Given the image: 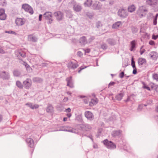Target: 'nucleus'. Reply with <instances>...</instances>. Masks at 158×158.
I'll return each mask as SVG.
<instances>
[{"instance_id":"8","label":"nucleus","mask_w":158,"mask_h":158,"mask_svg":"<svg viewBox=\"0 0 158 158\" xmlns=\"http://www.w3.org/2000/svg\"><path fill=\"white\" fill-rule=\"evenodd\" d=\"M43 16L45 19L48 20V24H50L52 23L53 20L52 19V14L51 12H47L44 14Z\"/></svg>"},{"instance_id":"64","label":"nucleus","mask_w":158,"mask_h":158,"mask_svg":"<svg viewBox=\"0 0 158 158\" xmlns=\"http://www.w3.org/2000/svg\"><path fill=\"white\" fill-rule=\"evenodd\" d=\"M42 15L41 14H40L39 15V21H41L42 20Z\"/></svg>"},{"instance_id":"23","label":"nucleus","mask_w":158,"mask_h":158,"mask_svg":"<svg viewBox=\"0 0 158 158\" xmlns=\"http://www.w3.org/2000/svg\"><path fill=\"white\" fill-rule=\"evenodd\" d=\"M98 102V100L97 98L92 99L89 103V106H92L96 104Z\"/></svg>"},{"instance_id":"36","label":"nucleus","mask_w":158,"mask_h":158,"mask_svg":"<svg viewBox=\"0 0 158 158\" xmlns=\"http://www.w3.org/2000/svg\"><path fill=\"white\" fill-rule=\"evenodd\" d=\"M85 14L90 19H91L94 15V13L93 12H86Z\"/></svg>"},{"instance_id":"45","label":"nucleus","mask_w":158,"mask_h":158,"mask_svg":"<svg viewBox=\"0 0 158 158\" xmlns=\"http://www.w3.org/2000/svg\"><path fill=\"white\" fill-rule=\"evenodd\" d=\"M21 61L22 62H20L24 65L26 68H28L29 67V66L26 62L22 60H21Z\"/></svg>"},{"instance_id":"53","label":"nucleus","mask_w":158,"mask_h":158,"mask_svg":"<svg viewBox=\"0 0 158 158\" xmlns=\"http://www.w3.org/2000/svg\"><path fill=\"white\" fill-rule=\"evenodd\" d=\"M151 87L152 89H153V88H154V89H155V91H156V92H158V86H152Z\"/></svg>"},{"instance_id":"3","label":"nucleus","mask_w":158,"mask_h":158,"mask_svg":"<svg viewBox=\"0 0 158 158\" xmlns=\"http://www.w3.org/2000/svg\"><path fill=\"white\" fill-rule=\"evenodd\" d=\"M77 128L80 130L87 131L91 129V127L89 124L83 123L77 125Z\"/></svg>"},{"instance_id":"31","label":"nucleus","mask_w":158,"mask_h":158,"mask_svg":"<svg viewBox=\"0 0 158 158\" xmlns=\"http://www.w3.org/2000/svg\"><path fill=\"white\" fill-rule=\"evenodd\" d=\"M53 110V107L52 105L49 104L47 107L46 111L48 113H51L52 112Z\"/></svg>"},{"instance_id":"40","label":"nucleus","mask_w":158,"mask_h":158,"mask_svg":"<svg viewBox=\"0 0 158 158\" xmlns=\"http://www.w3.org/2000/svg\"><path fill=\"white\" fill-rule=\"evenodd\" d=\"M87 67H88V66H81L78 69V73H80L81 70L87 68Z\"/></svg>"},{"instance_id":"56","label":"nucleus","mask_w":158,"mask_h":158,"mask_svg":"<svg viewBox=\"0 0 158 158\" xmlns=\"http://www.w3.org/2000/svg\"><path fill=\"white\" fill-rule=\"evenodd\" d=\"M71 110L70 108H68L67 109H66L64 112L66 113H70L71 112Z\"/></svg>"},{"instance_id":"6","label":"nucleus","mask_w":158,"mask_h":158,"mask_svg":"<svg viewBox=\"0 0 158 158\" xmlns=\"http://www.w3.org/2000/svg\"><path fill=\"white\" fill-rule=\"evenodd\" d=\"M22 8L25 11L28 12L31 15L33 14L34 11L32 8L31 6L27 4H24L22 5Z\"/></svg>"},{"instance_id":"1","label":"nucleus","mask_w":158,"mask_h":158,"mask_svg":"<svg viewBox=\"0 0 158 158\" xmlns=\"http://www.w3.org/2000/svg\"><path fill=\"white\" fill-rule=\"evenodd\" d=\"M68 5L69 6L73 7V9L76 12H79L82 9L81 5L78 3H77L74 0H72L69 2Z\"/></svg>"},{"instance_id":"49","label":"nucleus","mask_w":158,"mask_h":158,"mask_svg":"<svg viewBox=\"0 0 158 158\" xmlns=\"http://www.w3.org/2000/svg\"><path fill=\"white\" fill-rule=\"evenodd\" d=\"M135 62L134 61V58H133V57H132L131 58V66L135 65Z\"/></svg>"},{"instance_id":"14","label":"nucleus","mask_w":158,"mask_h":158,"mask_svg":"<svg viewBox=\"0 0 158 158\" xmlns=\"http://www.w3.org/2000/svg\"><path fill=\"white\" fill-rule=\"evenodd\" d=\"M102 5L98 2H96L93 4V8L95 10H99L101 9Z\"/></svg>"},{"instance_id":"59","label":"nucleus","mask_w":158,"mask_h":158,"mask_svg":"<svg viewBox=\"0 0 158 158\" xmlns=\"http://www.w3.org/2000/svg\"><path fill=\"white\" fill-rule=\"evenodd\" d=\"M146 50L145 49H143L140 50V53L141 55H142L143 53L145 52Z\"/></svg>"},{"instance_id":"4","label":"nucleus","mask_w":158,"mask_h":158,"mask_svg":"<svg viewBox=\"0 0 158 158\" xmlns=\"http://www.w3.org/2000/svg\"><path fill=\"white\" fill-rule=\"evenodd\" d=\"M28 138H27L26 139V142L27 146L30 148H33L34 147V143L33 139V136L31 134H29Z\"/></svg>"},{"instance_id":"60","label":"nucleus","mask_w":158,"mask_h":158,"mask_svg":"<svg viewBox=\"0 0 158 158\" xmlns=\"http://www.w3.org/2000/svg\"><path fill=\"white\" fill-rule=\"evenodd\" d=\"M132 73L134 74H136L137 73V69H133Z\"/></svg>"},{"instance_id":"24","label":"nucleus","mask_w":158,"mask_h":158,"mask_svg":"<svg viewBox=\"0 0 158 158\" xmlns=\"http://www.w3.org/2000/svg\"><path fill=\"white\" fill-rule=\"evenodd\" d=\"M26 105L27 106L32 109H37L39 107L38 105L35 104L34 105H33V104L31 103H27L26 104Z\"/></svg>"},{"instance_id":"15","label":"nucleus","mask_w":158,"mask_h":158,"mask_svg":"<svg viewBox=\"0 0 158 158\" xmlns=\"http://www.w3.org/2000/svg\"><path fill=\"white\" fill-rule=\"evenodd\" d=\"M28 40L29 41L35 42L37 41V37L33 35H28Z\"/></svg>"},{"instance_id":"57","label":"nucleus","mask_w":158,"mask_h":158,"mask_svg":"<svg viewBox=\"0 0 158 158\" xmlns=\"http://www.w3.org/2000/svg\"><path fill=\"white\" fill-rule=\"evenodd\" d=\"M0 53L1 54H5V51L2 49L1 47H0Z\"/></svg>"},{"instance_id":"62","label":"nucleus","mask_w":158,"mask_h":158,"mask_svg":"<svg viewBox=\"0 0 158 158\" xmlns=\"http://www.w3.org/2000/svg\"><path fill=\"white\" fill-rule=\"evenodd\" d=\"M84 102L85 104H87L88 103V99L85 98L83 99Z\"/></svg>"},{"instance_id":"41","label":"nucleus","mask_w":158,"mask_h":158,"mask_svg":"<svg viewBox=\"0 0 158 158\" xmlns=\"http://www.w3.org/2000/svg\"><path fill=\"white\" fill-rule=\"evenodd\" d=\"M143 107V104H139L138 106L137 110L138 111H140L142 110Z\"/></svg>"},{"instance_id":"37","label":"nucleus","mask_w":158,"mask_h":158,"mask_svg":"<svg viewBox=\"0 0 158 158\" xmlns=\"http://www.w3.org/2000/svg\"><path fill=\"white\" fill-rule=\"evenodd\" d=\"M131 29L133 33H137L138 31V29L136 27L132 26L131 27Z\"/></svg>"},{"instance_id":"18","label":"nucleus","mask_w":158,"mask_h":158,"mask_svg":"<svg viewBox=\"0 0 158 158\" xmlns=\"http://www.w3.org/2000/svg\"><path fill=\"white\" fill-rule=\"evenodd\" d=\"M31 80L27 78L23 82L25 88L26 89H29L31 86V84L30 83Z\"/></svg>"},{"instance_id":"50","label":"nucleus","mask_w":158,"mask_h":158,"mask_svg":"<svg viewBox=\"0 0 158 158\" xmlns=\"http://www.w3.org/2000/svg\"><path fill=\"white\" fill-rule=\"evenodd\" d=\"M146 3L147 4L151 6H152V4L151 0H147L146 1Z\"/></svg>"},{"instance_id":"48","label":"nucleus","mask_w":158,"mask_h":158,"mask_svg":"<svg viewBox=\"0 0 158 158\" xmlns=\"http://www.w3.org/2000/svg\"><path fill=\"white\" fill-rule=\"evenodd\" d=\"M119 77L120 78H123V77L124 76H125L124 73L123 71L121 73H120L119 74Z\"/></svg>"},{"instance_id":"10","label":"nucleus","mask_w":158,"mask_h":158,"mask_svg":"<svg viewBox=\"0 0 158 158\" xmlns=\"http://www.w3.org/2000/svg\"><path fill=\"white\" fill-rule=\"evenodd\" d=\"M54 15L57 20L58 21L61 20L63 18L64 14L62 12L60 11L55 12L54 13Z\"/></svg>"},{"instance_id":"2","label":"nucleus","mask_w":158,"mask_h":158,"mask_svg":"<svg viewBox=\"0 0 158 158\" xmlns=\"http://www.w3.org/2000/svg\"><path fill=\"white\" fill-rule=\"evenodd\" d=\"M103 143L108 149L113 150L116 148V145L115 143L111 141H110L107 139L103 141Z\"/></svg>"},{"instance_id":"34","label":"nucleus","mask_w":158,"mask_h":158,"mask_svg":"<svg viewBox=\"0 0 158 158\" xmlns=\"http://www.w3.org/2000/svg\"><path fill=\"white\" fill-rule=\"evenodd\" d=\"M20 74L21 73L20 71L17 69L14 70L13 72V74L14 75L17 77H19Z\"/></svg>"},{"instance_id":"12","label":"nucleus","mask_w":158,"mask_h":158,"mask_svg":"<svg viewBox=\"0 0 158 158\" xmlns=\"http://www.w3.org/2000/svg\"><path fill=\"white\" fill-rule=\"evenodd\" d=\"M85 115L88 119L90 121L92 120L94 118V115L90 111H86L85 113Z\"/></svg>"},{"instance_id":"55","label":"nucleus","mask_w":158,"mask_h":158,"mask_svg":"<svg viewBox=\"0 0 158 158\" xmlns=\"http://www.w3.org/2000/svg\"><path fill=\"white\" fill-rule=\"evenodd\" d=\"M157 18L154 17L153 19V23L154 25H156L157 24Z\"/></svg>"},{"instance_id":"46","label":"nucleus","mask_w":158,"mask_h":158,"mask_svg":"<svg viewBox=\"0 0 158 158\" xmlns=\"http://www.w3.org/2000/svg\"><path fill=\"white\" fill-rule=\"evenodd\" d=\"M152 6L154 5H156L158 2V0H151Z\"/></svg>"},{"instance_id":"51","label":"nucleus","mask_w":158,"mask_h":158,"mask_svg":"<svg viewBox=\"0 0 158 158\" xmlns=\"http://www.w3.org/2000/svg\"><path fill=\"white\" fill-rule=\"evenodd\" d=\"M95 39V37L94 36H90V38L89 39V42H91L93 40Z\"/></svg>"},{"instance_id":"33","label":"nucleus","mask_w":158,"mask_h":158,"mask_svg":"<svg viewBox=\"0 0 158 158\" xmlns=\"http://www.w3.org/2000/svg\"><path fill=\"white\" fill-rule=\"evenodd\" d=\"M135 6L133 5H132L128 7V10L129 12H132L135 10Z\"/></svg>"},{"instance_id":"5","label":"nucleus","mask_w":158,"mask_h":158,"mask_svg":"<svg viewBox=\"0 0 158 158\" xmlns=\"http://www.w3.org/2000/svg\"><path fill=\"white\" fill-rule=\"evenodd\" d=\"M118 15L120 17L124 18L128 16V13L126 10L121 9L118 10Z\"/></svg>"},{"instance_id":"39","label":"nucleus","mask_w":158,"mask_h":158,"mask_svg":"<svg viewBox=\"0 0 158 158\" xmlns=\"http://www.w3.org/2000/svg\"><path fill=\"white\" fill-rule=\"evenodd\" d=\"M152 77L153 79L156 80V81H158V74L156 73L153 74Z\"/></svg>"},{"instance_id":"28","label":"nucleus","mask_w":158,"mask_h":158,"mask_svg":"<svg viewBox=\"0 0 158 158\" xmlns=\"http://www.w3.org/2000/svg\"><path fill=\"white\" fill-rule=\"evenodd\" d=\"M122 24V23L121 21H118L112 25V28H117Z\"/></svg>"},{"instance_id":"19","label":"nucleus","mask_w":158,"mask_h":158,"mask_svg":"<svg viewBox=\"0 0 158 158\" xmlns=\"http://www.w3.org/2000/svg\"><path fill=\"white\" fill-rule=\"evenodd\" d=\"M24 20L21 18H17L15 20L16 24L18 26L23 25L24 24Z\"/></svg>"},{"instance_id":"58","label":"nucleus","mask_w":158,"mask_h":158,"mask_svg":"<svg viewBox=\"0 0 158 158\" xmlns=\"http://www.w3.org/2000/svg\"><path fill=\"white\" fill-rule=\"evenodd\" d=\"M149 44L151 45H155V42L151 40L149 41Z\"/></svg>"},{"instance_id":"38","label":"nucleus","mask_w":158,"mask_h":158,"mask_svg":"<svg viewBox=\"0 0 158 158\" xmlns=\"http://www.w3.org/2000/svg\"><path fill=\"white\" fill-rule=\"evenodd\" d=\"M16 85L19 89H22L23 87V85L21 82L18 81L16 82Z\"/></svg>"},{"instance_id":"16","label":"nucleus","mask_w":158,"mask_h":158,"mask_svg":"<svg viewBox=\"0 0 158 158\" xmlns=\"http://www.w3.org/2000/svg\"><path fill=\"white\" fill-rule=\"evenodd\" d=\"M5 10L1 8L0 9V19L1 20H5L6 18V15L5 13Z\"/></svg>"},{"instance_id":"54","label":"nucleus","mask_w":158,"mask_h":158,"mask_svg":"<svg viewBox=\"0 0 158 158\" xmlns=\"http://www.w3.org/2000/svg\"><path fill=\"white\" fill-rule=\"evenodd\" d=\"M158 38V34L155 35H152V38L154 40H156Z\"/></svg>"},{"instance_id":"25","label":"nucleus","mask_w":158,"mask_h":158,"mask_svg":"<svg viewBox=\"0 0 158 158\" xmlns=\"http://www.w3.org/2000/svg\"><path fill=\"white\" fill-rule=\"evenodd\" d=\"M146 60L145 59L142 58H139L138 60V63L139 65L141 66L146 63Z\"/></svg>"},{"instance_id":"30","label":"nucleus","mask_w":158,"mask_h":158,"mask_svg":"<svg viewBox=\"0 0 158 158\" xmlns=\"http://www.w3.org/2000/svg\"><path fill=\"white\" fill-rule=\"evenodd\" d=\"M92 0H86L84 4L85 6L90 7L92 5Z\"/></svg>"},{"instance_id":"61","label":"nucleus","mask_w":158,"mask_h":158,"mask_svg":"<svg viewBox=\"0 0 158 158\" xmlns=\"http://www.w3.org/2000/svg\"><path fill=\"white\" fill-rule=\"evenodd\" d=\"M90 49H87L85 50V53H89L90 52Z\"/></svg>"},{"instance_id":"52","label":"nucleus","mask_w":158,"mask_h":158,"mask_svg":"<svg viewBox=\"0 0 158 158\" xmlns=\"http://www.w3.org/2000/svg\"><path fill=\"white\" fill-rule=\"evenodd\" d=\"M77 55L78 56L81 57L83 55V53L81 52L78 51L77 53Z\"/></svg>"},{"instance_id":"44","label":"nucleus","mask_w":158,"mask_h":158,"mask_svg":"<svg viewBox=\"0 0 158 158\" xmlns=\"http://www.w3.org/2000/svg\"><path fill=\"white\" fill-rule=\"evenodd\" d=\"M5 33H7L9 34H14L15 35H17V33H16L15 32L13 31H5Z\"/></svg>"},{"instance_id":"32","label":"nucleus","mask_w":158,"mask_h":158,"mask_svg":"<svg viewBox=\"0 0 158 158\" xmlns=\"http://www.w3.org/2000/svg\"><path fill=\"white\" fill-rule=\"evenodd\" d=\"M33 80L34 82L37 83H41L43 81L42 79L41 78L38 77H35L33 78Z\"/></svg>"},{"instance_id":"47","label":"nucleus","mask_w":158,"mask_h":158,"mask_svg":"<svg viewBox=\"0 0 158 158\" xmlns=\"http://www.w3.org/2000/svg\"><path fill=\"white\" fill-rule=\"evenodd\" d=\"M81 116L80 115H77L76 117V120L78 121H81Z\"/></svg>"},{"instance_id":"35","label":"nucleus","mask_w":158,"mask_h":158,"mask_svg":"<svg viewBox=\"0 0 158 158\" xmlns=\"http://www.w3.org/2000/svg\"><path fill=\"white\" fill-rule=\"evenodd\" d=\"M118 146L119 148H121V149H123L125 150H126L128 152V149H127V146L125 144H124L123 145H121V144H118Z\"/></svg>"},{"instance_id":"7","label":"nucleus","mask_w":158,"mask_h":158,"mask_svg":"<svg viewBox=\"0 0 158 158\" xmlns=\"http://www.w3.org/2000/svg\"><path fill=\"white\" fill-rule=\"evenodd\" d=\"M0 77L3 80H8L10 79L9 73L5 71L0 72Z\"/></svg>"},{"instance_id":"43","label":"nucleus","mask_w":158,"mask_h":158,"mask_svg":"<svg viewBox=\"0 0 158 158\" xmlns=\"http://www.w3.org/2000/svg\"><path fill=\"white\" fill-rule=\"evenodd\" d=\"M143 88L144 89H146L149 91H151L150 88L148 85H146L144 82H143Z\"/></svg>"},{"instance_id":"9","label":"nucleus","mask_w":158,"mask_h":158,"mask_svg":"<svg viewBox=\"0 0 158 158\" xmlns=\"http://www.w3.org/2000/svg\"><path fill=\"white\" fill-rule=\"evenodd\" d=\"M59 131H68L74 133H77L76 131L72 128L70 127L64 126H61L60 129L59 130Z\"/></svg>"},{"instance_id":"26","label":"nucleus","mask_w":158,"mask_h":158,"mask_svg":"<svg viewBox=\"0 0 158 158\" xmlns=\"http://www.w3.org/2000/svg\"><path fill=\"white\" fill-rule=\"evenodd\" d=\"M149 56L152 59H155L158 57V54L156 52H152L149 53Z\"/></svg>"},{"instance_id":"27","label":"nucleus","mask_w":158,"mask_h":158,"mask_svg":"<svg viewBox=\"0 0 158 158\" xmlns=\"http://www.w3.org/2000/svg\"><path fill=\"white\" fill-rule=\"evenodd\" d=\"M124 94L123 93H119L116 95V99L118 101H121L123 97L124 96Z\"/></svg>"},{"instance_id":"20","label":"nucleus","mask_w":158,"mask_h":158,"mask_svg":"<svg viewBox=\"0 0 158 158\" xmlns=\"http://www.w3.org/2000/svg\"><path fill=\"white\" fill-rule=\"evenodd\" d=\"M122 131L120 130H115L112 131L111 135L114 137L119 136L121 133Z\"/></svg>"},{"instance_id":"21","label":"nucleus","mask_w":158,"mask_h":158,"mask_svg":"<svg viewBox=\"0 0 158 158\" xmlns=\"http://www.w3.org/2000/svg\"><path fill=\"white\" fill-rule=\"evenodd\" d=\"M131 47L130 50L131 51H135L136 48V41L135 40H132L130 42Z\"/></svg>"},{"instance_id":"63","label":"nucleus","mask_w":158,"mask_h":158,"mask_svg":"<svg viewBox=\"0 0 158 158\" xmlns=\"http://www.w3.org/2000/svg\"><path fill=\"white\" fill-rule=\"evenodd\" d=\"M48 64L47 63H42L41 64V65H40L42 66V67H44L45 66H46Z\"/></svg>"},{"instance_id":"29","label":"nucleus","mask_w":158,"mask_h":158,"mask_svg":"<svg viewBox=\"0 0 158 158\" xmlns=\"http://www.w3.org/2000/svg\"><path fill=\"white\" fill-rule=\"evenodd\" d=\"M16 55H17V56H20L23 57H24L26 56L25 53L24 52L21 50H19L17 53H16Z\"/></svg>"},{"instance_id":"22","label":"nucleus","mask_w":158,"mask_h":158,"mask_svg":"<svg viewBox=\"0 0 158 158\" xmlns=\"http://www.w3.org/2000/svg\"><path fill=\"white\" fill-rule=\"evenodd\" d=\"M106 42L108 44L111 46H113L116 44V41L113 38H109L106 40Z\"/></svg>"},{"instance_id":"13","label":"nucleus","mask_w":158,"mask_h":158,"mask_svg":"<svg viewBox=\"0 0 158 158\" xmlns=\"http://www.w3.org/2000/svg\"><path fill=\"white\" fill-rule=\"evenodd\" d=\"M79 65L77 63H73L72 62H69L68 64V67L69 69H74L77 68Z\"/></svg>"},{"instance_id":"17","label":"nucleus","mask_w":158,"mask_h":158,"mask_svg":"<svg viewBox=\"0 0 158 158\" xmlns=\"http://www.w3.org/2000/svg\"><path fill=\"white\" fill-rule=\"evenodd\" d=\"M79 43L82 46H84L87 43V40L86 37L85 36H83L81 37L79 40Z\"/></svg>"},{"instance_id":"42","label":"nucleus","mask_w":158,"mask_h":158,"mask_svg":"<svg viewBox=\"0 0 158 158\" xmlns=\"http://www.w3.org/2000/svg\"><path fill=\"white\" fill-rule=\"evenodd\" d=\"M101 47L103 50H106L107 48V46L106 44L103 43L101 44Z\"/></svg>"},{"instance_id":"11","label":"nucleus","mask_w":158,"mask_h":158,"mask_svg":"<svg viewBox=\"0 0 158 158\" xmlns=\"http://www.w3.org/2000/svg\"><path fill=\"white\" fill-rule=\"evenodd\" d=\"M66 80L67 82V86L71 88L74 87L73 81L72 76L67 78Z\"/></svg>"}]
</instances>
